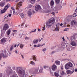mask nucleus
Returning a JSON list of instances; mask_svg holds the SVG:
<instances>
[{
  "mask_svg": "<svg viewBox=\"0 0 77 77\" xmlns=\"http://www.w3.org/2000/svg\"><path fill=\"white\" fill-rule=\"evenodd\" d=\"M60 2V0H55V2L57 4H58Z\"/></svg>",
  "mask_w": 77,
  "mask_h": 77,
  "instance_id": "30",
  "label": "nucleus"
},
{
  "mask_svg": "<svg viewBox=\"0 0 77 77\" xmlns=\"http://www.w3.org/2000/svg\"><path fill=\"white\" fill-rule=\"evenodd\" d=\"M75 72H77V69H75Z\"/></svg>",
  "mask_w": 77,
  "mask_h": 77,
  "instance_id": "55",
  "label": "nucleus"
},
{
  "mask_svg": "<svg viewBox=\"0 0 77 77\" xmlns=\"http://www.w3.org/2000/svg\"><path fill=\"white\" fill-rule=\"evenodd\" d=\"M55 53V52L53 51L51 53V54H53V53Z\"/></svg>",
  "mask_w": 77,
  "mask_h": 77,
  "instance_id": "48",
  "label": "nucleus"
},
{
  "mask_svg": "<svg viewBox=\"0 0 77 77\" xmlns=\"http://www.w3.org/2000/svg\"><path fill=\"white\" fill-rule=\"evenodd\" d=\"M19 0H17L16 1H15L16 2H18L19 1Z\"/></svg>",
  "mask_w": 77,
  "mask_h": 77,
  "instance_id": "63",
  "label": "nucleus"
},
{
  "mask_svg": "<svg viewBox=\"0 0 77 77\" xmlns=\"http://www.w3.org/2000/svg\"><path fill=\"white\" fill-rule=\"evenodd\" d=\"M11 77H18V76L17 74H15L14 75L11 76Z\"/></svg>",
  "mask_w": 77,
  "mask_h": 77,
  "instance_id": "27",
  "label": "nucleus"
},
{
  "mask_svg": "<svg viewBox=\"0 0 77 77\" xmlns=\"http://www.w3.org/2000/svg\"><path fill=\"white\" fill-rule=\"evenodd\" d=\"M15 11L14 10V11H13V14H15Z\"/></svg>",
  "mask_w": 77,
  "mask_h": 77,
  "instance_id": "57",
  "label": "nucleus"
},
{
  "mask_svg": "<svg viewBox=\"0 0 77 77\" xmlns=\"http://www.w3.org/2000/svg\"><path fill=\"white\" fill-rule=\"evenodd\" d=\"M2 74L1 73L0 74V77H2Z\"/></svg>",
  "mask_w": 77,
  "mask_h": 77,
  "instance_id": "54",
  "label": "nucleus"
},
{
  "mask_svg": "<svg viewBox=\"0 0 77 77\" xmlns=\"http://www.w3.org/2000/svg\"><path fill=\"white\" fill-rule=\"evenodd\" d=\"M24 24V23H23L21 25V26H23V25Z\"/></svg>",
  "mask_w": 77,
  "mask_h": 77,
  "instance_id": "60",
  "label": "nucleus"
},
{
  "mask_svg": "<svg viewBox=\"0 0 77 77\" xmlns=\"http://www.w3.org/2000/svg\"><path fill=\"white\" fill-rule=\"evenodd\" d=\"M55 63L57 65H60V62L59 61H55Z\"/></svg>",
  "mask_w": 77,
  "mask_h": 77,
  "instance_id": "21",
  "label": "nucleus"
},
{
  "mask_svg": "<svg viewBox=\"0 0 77 77\" xmlns=\"http://www.w3.org/2000/svg\"><path fill=\"white\" fill-rule=\"evenodd\" d=\"M15 53H16L17 54V53H18V51H15Z\"/></svg>",
  "mask_w": 77,
  "mask_h": 77,
  "instance_id": "56",
  "label": "nucleus"
},
{
  "mask_svg": "<svg viewBox=\"0 0 77 77\" xmlns=\"http://www.w3.org/2000/svg\"><path fill=\"white\" fill-rule=\"evenodd\" d=\"M41 8V6L40 5H37L35 7V9L36 11H38V10H40Z\"/></svg>",
  "mask_w": 77,
  "mask_h": 77,
  "instance_id": "6",
  "label": "nucleus"
},
{
  "mask_svg": "<svg viewBox=\"0 0 77 77\" xmlns=\"http://www.w3.org/2000/svg\"><path fill=\"white\" fill-rule=\"evenodd\" d=\"M70 44L72 46H75V47H76L77 46V45L76 44V43L74 42H72L70 43Z\"/></svg>",
  "mask_w": 77,
  "mask_h": 77,
  "instance_id": "13",
  "label": "nucleus"
},
{
  "mask_svg": "<svg viewBox=\"0 0 77 77\" xmlns=\"http://www.w3.org/2000/svg\"><path fill=\"white\" fill-rule=\"evenodd\" d=\"M5 2H2L0 4V6L3 7L4 6H5Z\"/></svg>",
  "mask_w": 77,
  "mask_h": 77,
  "instance_id": "16",
  "label": "nucleus"
},
{
  "mask_svg": "<svg viewBox=\"0 0 77 77\" xmlns=\"http://www.w3.org/2000/svg\"><path fill=\"white\" fill-rule=\"evenodd\" d=\"M28 7L29 8H32V5H29Z\"/></svg>",
  "mask_w": 77,
  "mask_h": 77,
  "instance_id": "39",
  "label": "nucleus"
},
{
  "mask_svg": "<svg viewBox=\"0 0 77 77\" xmlns=\"http://www.w3.org/2000/svg\"><path fill=\"white\" fill-rule=\"evenodd\" d=\"M9 6H10V5L9 4L7 5L5 7L4 9H3L2 10H1L0 14H3L5 13L7 9H8V8H9Z\"/></svg>",
  "mask_w": 77,
  "mask_h": 77,
  "instance_id": "3",
  "label": "nucleus"
},
{
  "mask_svg": "<svg viewBox=\"0 0 77 77\" xmlns=\"http://www.w3.org/2000/svg\"><path fill=\"white\" fill-rule=\"evenodd\" d=\"M54 74L56 77H58V76H59V75L58 73L55 72Z\"/></svg>",
  "mask_w": 77,
  "mask_h": 77,
  "instance_id": "22",
  "label": "nucleus"
},
{
  "mask_svg": "<svg viewBox=\"0 0 77 77\" xmlns=\"http://www.w3.org/2000/svg\"><path fill=\"white\" fill-rule=\"evenodd\" d=\"M51 6H53L54 5V1H51Z\"/></svg>",
  "mask_w": 77,
  "mask_h": 77,
  "instance_id": "28",
  "label": "nucleus"
},
{
  "mask_svg": "<svg viewBox=\"0 0 77 77\" xmlns=\"http://www.w3.org/2000/svg\"><path fill=\"white\" fill-rule=\"evenodd\" d=\"M17 72L20 77H24L25 75V70L21 67H18Z\"/></svg>",
  "mask_w": 77,
  "mask_h": 77,
  "instance_id": "1",
  "label": "nucleus"
},
{
  "mask_svg": "<svg viewBox=\"0 0 77 77\" xmlns=\"http://www.w3.org/2000/svg\"><path fill=\"white\" fill-rule=\"evenodd\" d=\"M54 23V19L49 20L46 23V25L48 27H51Z\"/></svg>",
  "mask_w": 77,
  "mask_h": 77,
  "instance_id": "2",
  "label": "nucleus"
},
{
  "mask_svg": "<svg viewBox=\"0 0 77 77\" xmlns=\"http://www.w3.org/2000/svg\"><path fill=\"white\" fill-rule=\"evenodd\" d=\"M74 72V70H73L72 71H71L70 70H68L66 71V72L67 74H72V73Z\"/></svg>",
  "mask_w": 77,
  "mask_h": 77,
  "instance_id": "10",
  "label": "nucleus"
},
{
  "mask_svg": "<svg viewBox=\"0 0 77 77\" xmlns=\"http://www.w3.org/2000/svg\"><path fill=\"white\" fill-rule=\"evenodd\" d=\"M2 57H3L4 58H5V55H4V54L3 53L0 54V60H2Z\"/></svg>",
  "mask_w": 77,
  "mask_h": 77,
  "instance_id": "14",
  "label": "nucleus"
},
{
  "mask_svg": "<svg viewBox=\"0 0 77 77\" xmlns=\"http://www.w3.org/2000/svg\"><path fill=\"white\" fill-rule=\"evenodd\" d=\"M21 56L22 59H24V57H23V55H21Z\"/></svg>",
  "mask_w": 77,
  "mask_h": 77,
  "instance_id": "59",
  "label": "nucleus"
},
{
  "mask_svg": "<svg viewBox=\"0 0 77 77\" xmlns=\"http://www.w3.org/2000/svg\"><path fill=\"white\" fill-rule=\"evenodd\" d=\"M30 63V64H31L32 65H35V62L32 61H31Z\"/></svg>",
  "mask_w": 77,
  "mask_h": 77,
  "instance_id": "26",
  "label": "nucleus"
},
{
  "mask_svg": "<svg viewBox=\"0 0 77 77\" xmlns=\"http://www.w3.org/2000/svg\"><path fill=\"white\" fill-rule=\"evenodd\" d=\"M61 75H65V72H64V71H63L62 72Z\"/></svg>",
  "mask_w": 77,
  "mask_h": 77,
  "instance_id": "37",
  "label": "nucleus"
},
{
  "mask_svg": "<svg viewBox=\"0 0 77 77\" xmlns=\"http://www.w3.org/2000/svg\"><path fill=\"white\" fill-rule=\"evenodd\" d=\"M58 27H56L55 29V31H58Z\"/></svg>",
  "mask_w": 77,
  "mask_h": 77,
  "instance_id": "40",
  "label": "nucleus"
},
{
  "mask_svg": "<svg viewBox=\"0 0 77 77\" xmlns=\"http://www.w3.org/2000/svg\"><path fill=\"white\" fill-rule=\"evenodd\" d=\"M7 54L8 55H9V54H10V53H9V52H8V53H7Z\"/></svg>",
  "mask_w": 77,
  "mask_h": 77,
  "instance_id": "61",
  "label": "nucleus"
},
{
  "mask_svg": "<svg viewBox=\"0 0 77 77\" xmlns=\"http://www.w3.org/2000/svg\"><path fill=\"white\" fill-rule=\"evenodd\" d=\"M51 14H52V15H53L54 16V15L55 14V13H54V12H52Z\"/></svg>",
  "mask_w": 77,
  "mask_h": 77,
  "instance_id": "50",
  "label": "nucleus"
},
{
  "mask_svg": "<svg viewBox=\"0 0 77 77\" xmlns=\"http://www.w3.org/2000/svg\"><path fill=\"white\" fill-rule=\"evenodd\" d=\"M25 39H29V37L26 36L25 38Z\"/></svg>",
  "mask_w": 77,
  "mask_h": 77,
  "instance_id": "47",
  "label": "nucleus"
},
{
  "mask_svg": "<svg viewBox=\"0 0 77 77\" xmlns=\"http://www.w3.org/2000/svg\"><path fill=\"white\" fill-rule=\"evenodd\" d=\"M15 32H14V33H13V36H14V35H15Z\"/></svg>",
  "mask_w": 77,
  "mask_h": 77,
  "instance_id": "62",
  "label": "nucleus"
},
{
  "mask_svg": "<svg viewBox=\"0 0 77 77\" xmlns=\"http://www.w3.org/2000/svg\"><path fill=\"white\" fill-rule=\"evenodd\" d=\"M29 73L30 74H35V72L33 71V70H31L29 71Z\"/></svg>",
  "mask_w": 77,
  "mask_h": 77,
  "instance_id": "17",
  "label": "nucleus"
},
{
  "mask_svg": "<svg viewBox=\"0 0 77 77\" xmlns=\"http://www.w3.org/2000/svg\"><path fill=\"white\" fill-rule=\"evenodd\" d=\"M67 50H68V51H71V49H70V48H67Z\"/></svg>",
  "mask_w": 77,
  "mask_h": 77,
  "instance_id": "42",
  "label": "nucleus"
},
{
  "mask_svg": "<svg viewBox=\"0 0 77 77\" xmlns=\"http://www.w3.org/2000/svg\"><path fill=\"white\" fill-rule=\"evenodd\" d=\"M44 45H45V44H44V45H40L39 44L38 45L37 47H41V46H43Z\"/></svg>",
  "mask_w": 77,
  "mask_h": 77,
  "instance_id": "41",
  "label": "nucleus"
},
{
  "mask_svg": "<svg viewBox=\"0 0 77 77\" xmlns=\"http://www.w3.org/2000/svg\"><path fill=\"white\" fill-rule=\"evenodd\" d=\"M33 59H34V60H35V61H36V57H35V56H33Z\"/></svg>",
  "mask_w": 77,
  "mask_h": 77,
  "instance_id": "36",
  "label": "nucleus"
},
{
  "mask_svg": "<svg viewBox=\"0 0 77 77\" xmlns=\"http://www.w3.org/2000/svg\"><path fill=\"white\" fill-rule=\"evenodd\" d=\"M8 17H9L8 15V14H6L4 17V19L8 18Z\"/></svg>",
  "mask_w": 77,
  "mask_h": 77,
  "instance_id": "24",
  "label": "nucleus"
},
{
  "mask_svg": "<svg viewBox=\"0 0 77 77\" xmlns=\"http://www.w3.org/2000/svg\"><path fill=\"white\" fill-rule=\"evenodd\" d=\"M9 25H8V24H5L4 26L3 27V29L4 30H7L8 29H9Z\"/></svg>",
  "mask_w": 77,
  "mask_h": 77,
  "instance_id": "5",
  "label": "nucleus"
},
{
  "mask_svg": "<svg viewBox=\"0 0 77 77\" xmlns=\"http://www.w3.org/2000/svg\"><path fill=\"white\" fill-rule=\"evenodd\" d=\"M13 48H14V46H12L10 48V51H12V49H13Z\"/></svg>",
  "mask_w": 77,
  "mask_h": 77,
  "instance_id": "33",
  "label": "nucleus"
},
{
  "mask_svg": "<svg viewBox=\"0 0 77 77\" xmlns=\"http://www.w3.org/2000/svg\"><path fill=\"white\" fill-rule=\"evenodd\" d=\"M21 6V2H19L18 4L17 5V6L18 7H20Z\"/></svg>",
  "mask_w": 77,
  "mask_h": 77,
  "instance_id": "25",
  "label": "nucleus"
},
{
  "mask_svg": "<svg viewBox=\"0 0 77 77\" xmlns=\"http://www.w3.org/2000/svg\"><path fill=\"white\" fill-rule=\"evenodd\" d=\"M45 27H43V29H42V30H45Z\"/></svg>",
  "mask_w": 77,
  "mask_h": 77,
  "instance_id": "43",
  "label": "nucleus"
},
{
  "mask_svg": "<svg viewBox=\"0 0 77 77\" xmlns=\"http://www.w3.org/2000/svg\"><path fill=\"white\" fill-rule=\"evenodd\" d=\"M73 17H77V13H75L73 15Z\"/></svg>",
  "mask_w": 77,
  "mask_h": 77,
  "instance_id": "32",
  "label": "nucleus"
},
{
  "mask_svg": "<svg viewBox=\"0 0 77 77\" xmlns=\"http://www.w3.org/2000/svg\"><path fill=\"white\" fill-rule=\"evenodd\" d=\"M68 28H66V29H65L64 30V31H67V30H68Z\"/></svg>",
  "mask_w": 77,
  "mask_h": 77,
  "instance_id": "51",
  "label": "nucleus"
},
{
  "mask_svg": "<svg viewBox=\"0 0 77 77\" xmlns=\"http://www.w3.org/2000/svg\"><path fill=\"white\" fill-rule=\"evenodd\" d=\"M20 48L22 49L23 48V47H24V45H23V44H22L20 45Z\"/></svg>",
  "mask_w": 77,
  "mask_h": 77,
  "instance_id": "23",
  "label": "nucleus"
},
{
  "mask_svg": "<svg viewBox=\"0 0 77 77\" xmlns=\"http://www.w3.org/2000/svg\"><path fill=\"white\" fill-rule=\"evenodd\" d=\"M73 65L71 63H68L66 64L65 66V68L66 69H69L70 67H72Z\"/></svg>",
  "mask_w": 77,
  "mask_h": 77,
  "instance_id": "4",
  "label": "nucleus"
},
{
  "mask_svg": "<svg viewBox=\"0 0 77 77\" xmlns=\"http://www.w3.org/2000/svg\"><path fill=\"white\" fill-rule=\"evenodd\" d=\"M35 0H31V2L32 4H33L34 3H35Z\"/></svg>",
  "mask_w": 77,
  "mask_h": 77,
  "instance_id": "31",
  "label": "nucleus"
},
{
  "mask_svg": "<svg viewBox=\"0 0 77 77\" xmlns=\"http://www.w3.org/2000/svg\"><path fill=\"white\" fill-rule=\"evenodd\" d=\"M20 15L22 18H24V14L23 13H21L20 14Z\"/></svg>",
  "mask_w": 77,
  "mask_h": 77,
  "instance_id": "19",
  "label": "nucleus"
},
{
  "mask_svg": "<svg viewBox=\"0 0 77 77\" xmlns=\"http://www.w3.org/2000/svg\"><path fill=\"white\" fill-rule=\"evenodd\" d=\"M40 69L39 70V72L40 73H41V72H42V67H40Z\"/></svg>",
  "mask_w": 77,
  "mask_h": 77,
  "instance_id": "29",
  "label": "nucleus"
},
{
  "mask_svg": "<svg viewBox=\"0 0 77 77\" xmlns=\"http://www.w3.org/2000/svg\"><path fill=\"white\" fill-rule=\"evenodd\" d=\"M76 23V21L75 20H72V21L71 22V25L72 26H73V25H74V24Z\"/></svg>",
  "mask_w": 77,
  "mask_h": 77,
  "instance_id": "15",
  "label": "nucleus"
},
{
  "mask_svg": "<svg viewBox=\"0 0 77 77\" xmlns=\"http://www.w3.org/2000/svg\"><path fill=\"white\" fill-rule=\"evenodd\" d=\"M39 67H37L34 71V73L35 74H38L39 72H38V71H39Z\"/></svg>",
  "mask_w": 77,
  "mask_h": 77,
  "instance_id": "11",
  "label": "nucleus"
},
{
  "mask_svg": "<svg viewBox=\"0 0 77 77\" xmlns=\"http://www.w3.org/2000/svg\"><path fill=\"white\" fill-rule=\"evenodd\" d=\"M58 8L59 9H62V7H61V6L60 5L58 7Z\"/></svg>",
  "mask_w": 77,
  "mask_h": 77,
  "instance_id": "38",
  "label": "nucleus"
},
{
  "mask_svg": "<svg viewBox=\"0 0 77 77\" xmlns=\"http://www.w3.org/2000/svg\"><path fill=\"white\" fill-rule=\"evenodd\" d=\"M11 29H9L8 30L7 33V34L8 35V36H9V34H10V33H11Z\"/></svg>",
  "mask_w": 77,
  "mask_h": 77,
  "instance_id": "20",
  "label": "nucleus"
},
{
  "mask_svg": "<svg viewBox=\"0 0 77 77\" xmlns=\"http://www.w3.org/2000/svg\"><path fill=\"white\" fill-rule=\"evenodd\" d=\"M11 71H12V69H11V68L10 67L8 68V69L6 71V73H7V74H9L11 72Z\"/></svg>",
  "mask_w": 77,
  "mask_h": 77,
  "instance_id": "8",
  "label": "nucleus"
},
{
  "mask_svg": "<svg viewBox=\"0 0 77 77\" xmlns=\"http://www.w3.org/2000/svg\"><path fill=\"white\" fill-rule=\"evenodd\" d=\"M59 25H60V24L59 23H58V24H57L56 25V26L57 27H58V26H59Z\"/></svg>",
  "mask_w": 77,
  "mask_h": 77,
  "instance_id": "46",
  "label": "nucleus"
},
{
  "mask_svg": "<svg viewBox=\"0 0 77 77\" xmlns=\"http://www.w3.org/2000/svg\"><path fill=\"white\" fill-rule=\"evenodd\" d=\"M8 17H11V16H12V15L11 14H8Z\"/></svg>",
  "mask_w": 77,
  "mask_h": 77,
  "instance_id": "52",
  "label": "nucleus"
},
{
  "mask_svg": "<svg viewBox=\"0 0 77 77\" xmlns=\"http://www.w3.org/2000/svg\"><path fill=\"white\" fill-rule=\"evenodd\" d=\"M36 31V29H34L33 30H32V32H35Z\"/></svg>",
  "mask_w": 77,
  "mask_h": 77,
  "instance_id": "34",
  "label": "nucleus"
},
{
  "mask_svg": "<svg viewBox=\"0 0 77 77\" xmlns=\"http://www.w3.org/2000/svg\"><path fill=\"white\" fill-rule=\"evenodd\" d=\"M13 32H17V30H13Z\"/></svg>",
  "mask_w": 77,
  "mask_h": 77,
  "instance_id": "58",
  "label": "nucleus"
},
{
  "mask_svg": "<svg viewBox=\"0 0 77 77\" xmlns=\"http://www.w3.org/2000/svg\"><path fill=\"white\" fill-rule=\"evenodd\" d=\"M73 6V4H72V3L71 4L70 6V7H72V6Z\"/></svg>",
  "mask_w": 77,
  "mask_h": 77,
  "instance_id": "49",
  "label": "nucleus"
},
{
  "mask_svg": "<svg viewBox=\"0 0 77 77\" xmlns=\"http://www.w3.org/2000/svg\"><path fill=\"white\" fill-rule=\"evenodd\" d=\"M57 68V66H56L54 64L52 67V69L53 71H54V70L56 69Z\"/></svg>",
  "mask_w": 77,
  "mask_h": 77,
  "instance_id": "12",
  "label": "nucleus"
},
{
  "mask_svg": "<svg viewBox=\"0 0 77 77\" xmlns=\"http://www.w3.org/2000/svg\"><path fill=\"white\" fill-rule=\"evenodd\" d=\"M38 41H39V40H38V39L34 40L33 41L34 44H36V43H38Z\"/></svg>",
  "mask_w": 77,
  "mask_h": 77,
  "instance_id": "18",
  "label": "nucleus"
},
{
  "mask_svg": "<svg viewBox=\"0 0 77 77\" xmlns=\"http://www.w3.org/2000/svg\"><path fill=\"white\" fill-rule=\"evenodd\" d=\"M26 77H32L33 75H31V77L30 76H28V75L26 74L25 75Z\"/></svg>",
  "mask_w": 77,
  "mask_h": 77,
  "instance_id": "35",
  "label": "nucleus"
},
{
  "mask_svg": "<svg viewBox=\"0 0 77 77\" xmlns=\"http://www.w3.org/2000/svg\"><path fill=\"white\" fill-rule=\"evenodd\" d=\"M46 50H47V49L45 48L42 51H46Z\"/></svg>",
  "mask_w": 77,
  "mask_h": 77,
  "instance_id": "45",
  "label": "nucleus"
},
{
  "mask_svg": "<svg viewBox=\"0 0 77 77\" xmlns=\"http://www.w3.org/2000/svg\"><path fill=\"white\" fill-rule=\"evenodd\" d=\"M6 42V38H3L1 40V43L2 44H4Z\"/></svg>",
  "mask_w": 77,
  "mask_h": 77,
  "instance_id": "7",
  "label": "nucleus"
},
{
  "mask_svg": "<svg viewBox=\"0 0 77 77\" xmlns=\"http://www.w3.org/2000/svg\"><path fill=\"white\" fill-rule=\"evenodd\" d=\"M62 39H63V41H65V38H64V37H63Z\"/></svg>",
  "mask_w": 77,
  "mask_h": 77,
  "instance_id": "53",
  "label": "nucleus"
},
{
  "mask_svg": "<svg viewBox=\"0 0 77 77\" xmlns=\"http://www.w3.org/2000/svg\"><path fill=\"white\" fill-rule=\"evenodd\" d=\"M11 9L13 10V11H15V8H14L12 7L11 8Z\"/></svg>",
  "mask_w": 77,
  "mask_h": 77,
  "instance_id": "44",
  "label": "nucleus"
},
{
  "mask_svg": "<svg viewBox=\"0 0 77 77\" xmlns=\"http://www.w3.org/2000/svg\"><path fill=\"white\" fill-rule=\"evenodd\" d=\"M62 25H63V24H62V23H61V24H60V26H62Z\"/></svg>",
  "mask_w": 77,
  "mask_h": 77,
  "instance_id": "64",
  "label": "nucleus"
},
{
  "mask_svg": "<svg viewBox=\"0 0 77 77\" xmlns=\"http://www.w3.org/2000/svg\"><path fill=\"white\" fill-rule=\"evenodd\" d=\"M32 12H33V11L31 9H30L28 11V14L29 16H30V17L32 14Z\"/></svg>",
  "mask_w": 77,
  "mask_h": 77,
  "instance_id": "9",
  "label": "nucleus"
}]
</instances>
